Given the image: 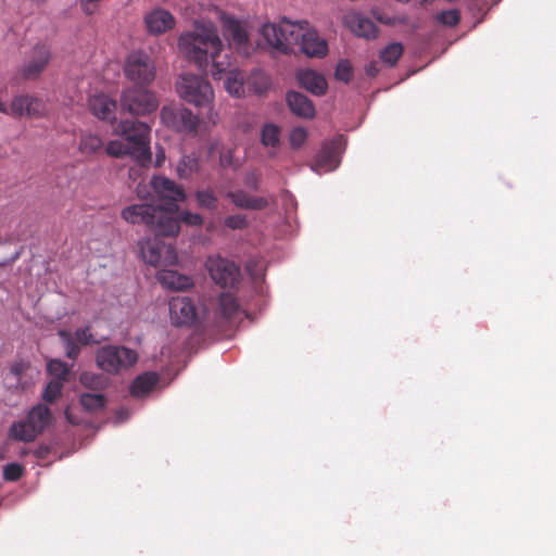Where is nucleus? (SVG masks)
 <instances>
[{"instance_id":"7ed1b4c3","label":"nucleus","mask_w":556,"mask_h":556,"mask_svg":"<svg viewBox=\"0 0 556 556\" xmlns=\"http://www.w3.org/2000/svg\"><path fill=\"white\" fill-rule=\"evenodd\" d=\"M122 218L132 225H144L156 237H174L179 232V222L161 206L143 202L124 207Z\"/></svg>"},{"instance_id":"bf43d9fd","label":"nucleus","mask_w":556,"mask_h":556,"mask_svg":"<svg viewBox=\"0 0 556 556\" xmlns=\"http://www.w3.org/2000/svg\"><path fill=\"white\" fill-rule=\"evenodd\" d=\"M66 418H67V420H68L71 424H75V421L70 417V415H68V414H66Z\"/></svg>"},{"instance_id":"f3484780","label":"nucleus","mask_w":556,"mask_h":556,"mask_svg":"<svg viewBox=\"0 0 556 556\" xmlns=\"http://www.w3.org/2000/svg\"><path fill=\"white\" fill-rule=\"evenodd\" d=\"M168 306L170 320L176 326H191L198 319L197 307L187 296H173Z\"/></svg>"},{"instance_id":"9b49d317","label":"nucleus","mask_w":556,"mask_h":556,"mask_svg":"<svg viewBox=\"0 0 556 556\" xmlns=\"http://www.w3.org/2000/svg\"><path fill=\"white\" fill-rule=\"evenodd\" d=\"M142 260L154 267L172 266L177 264L178 256L173 245L161 241L156 236L139 242Z\"/></svg>"},{"instance_id":"cd10ccee","label":"nucleus","mask_w":556,"mask_h":556,"mask_svg":"<svg viewBox=\"0 0 556 556\" xmlns=\"http://www.w3.org/2000/svg\"><path fill=\"white\" fill-rule=\"evenodd\" d=\"M79 402L84 409L89 413L102 410L106 406V397L100 393H83Z\"/></svg>"},{"instance_id":"864d4df0","label":"nucleus","mask_w":556,"mask_h":556,"mask_svg":"<svg viewBox=\"0 0 556 556\" xmlns=\"http://www.w3.org/2000/svg\"><path fill=\"white\" fill-rule=\"evenodd\" d=\"M379 65H378V62L376 61H372L368 64V66L366 67V74L370 77H375L378 75L379 73Z\"/></svg>"},{"instance_id":"f8f14e48","label":"nucleus","mask_w":556,"mask_h":556,"mask_svg":"<svg viewBox=\"0 0 556 556\" xmlns=\"http://www.w3.org/2000/svg\"><path fill=\"white\" fill-rule=\"evenodd\" d=\"M150 185L159 200L163 202L160 206L174 216L178 211V203L186 199L184 188L164 176H154Z\"/></svg>"},{"instance_id":"ea45409f","label":"nucleus","mask_w":556,"mask_h":556,"mask_svg":"<svg viewBox=\"0 0 556 556\" xmlns=\"http://www.w3.org/2000/svg\"><path fill=\"white\" fill-rule=\"evenodd\" d=\"M24 467L17 463H10L3 468V479L5 481L15 482L22 478Z\"/></svg>"},{"instance_id":"4c0bfd02","label":"nucleus","mask_w":556,"mask_h":556,"mask_svg":"<svg viewBox=\"0 0 556 556\" xmlns=\"http://www.w3.org/2000/svg\"><path fill=\"white\" fill-rule=\"evenodd\" d=\"M63 382L60 380H51L42 394V399L48 403H53L62 393Z\"/></svg>"},{"instance_id":"dca6fc26","label":"nucleus","mask_w":556,"mask_h":556,"mask_svg":"<svg viewBox=\"0 0 556 556\" xmlns=\"http://www.w3.org/2000/svg\"><path fill=\"white\" fill-rule=\"evenodd\" d=\"M51 60V49L47 43L38 42L33 49L28 60L21 68L23 78L33 80L45 72Z\"/></svg>"},{"instance_id":"c03bdc74","label":"nucleus","mask_w":556,"mask_h":556,"mask_svg":"<svg viewBox=\"0 0 556 556\" xmlns=\"http://www.w3.org/2000/svg\"><path fill=\"white\" fill-rule=\"evenodd\" d=\"M179 223L182 222L190 226H202L204 223L203 217L198 213L189 211H182L179 214V218L175 217Z\"/></svg>"},{"instance_id":"8fccbe9b","label":"nucleus","mask_w":556,"mask_h":556,"mask_svg":"<svg viewBox=\"0 0 556 556\" xmlns=\"http://www.w3.org/2000/svg\"><path fill=\"white\" fill-rule=\"evenodd\" d=\"M27 364L23 361L16 362L11 367V372L16 377L20 378L22 374L27 369Z\"/></svg>"},{"instance_id":"423d86ee","label":"nucleus","mask_w":556,"mask_h":556,"mask_svg":"<svg viewBox=\"0 0 556 556\" xmlns=\"http://www.w3.org/2000/svg\"><path fill=\"white\" fill-rule=\"evenodd\" d=\"M176 90L184 101L197 108H211L214 99L211 84L195 74H182L176 83Z\"/></svg>"},{"instance_id":"72a5a7b5","label":"nucleus","mask_w":556,"mask_h":556,"mask_svg":"<svg viewBox=\"0 0 556 556\" xmlns=\"http://www.w3.org/2000/svg\"><path fill=\"white\" fill-rule=\"evenodd\" d=\"M58 334L64 343L66 356L71 359H76L80 353L81 345L74 340L72 333L67 330H60Z\"/></svg>"},{"instance_id":"6ab92c4d","label":"nucleus","mask_w":556,"mask_h":556,"mask_svg":"<svg viewBox=\"0 0 556 556\" xmlns=\"http://www.w3.org/2000/svg\"><path fill=\"white\" fill-rule=\"evenodd\" d=\"M343 24L357 37L375 39L378 27L368 17L357 12H349L343 17Z\"/></svg>"},{"instance_id":"c9c22d12","label":"nucleus","mask_w":556,"mask_h":556,"mask_svg":"<svg viewBox=\"0 0 556 556\" xmlns=\"http://www.w3.org/2000/svg\"><path fill=\"white\" fill-rule=\"evenodd\" d=\"M80 383L91 390L99 391L106 387V380L102 375L83 372L79 377Z\"/></svg>"},{"instance_id":"de8ad7c7","label":"nucleus","mask_w":556,"mask_h":556,"mask_svg":"<svg viewBox=\"0 0 556 556\" xmlns=\"http://www.w3.org/2000/svg\"><path fill=\"white\" fill-rule=\"evenodd\" d=\"M225 226L230 229H244L248 227V220L244 215H231L225 218Z\"/></svg>"},{"instance_id":"6e6d98bb","label":"nucleus","mask_w":556,"mask_h":556,"mask_svg":"<svg viewBox=\"0 0 556 556\" xmlns=\"http://www.w3.org/2000/svg\"><path fill=\"white\" fill-rule=\"evenodd\" d=\"M164 159H165V155H164L163 151L161 153H157V155H156V166H161V164L164 161Z\"/></svg>"},{"instance_id":"49530a36","label":"nucleus","mask_w":556,"mask_h":556,"mask_svg":"<svg viewBox=\"0 0 556 556\" xmlns=\"http://www.w3.org/2000/svg\"><path fill=\"white\" fill-rule=\"evenodd\" d=\"M307 138V131L302 127L294 128L290 134V143L292 148L299 149L304 144Z\"/></svg>"},{"instance_id":"f704fd0d","label":"nucleus","mask_w":556,"mask_h":556,"mask_svg":"<svg viewBox=\"0 0 556 556\" xmlns=\"http://www.w3.org/2000/svg\"><path fill=\"white\" fill-rule=\"evenodd\" d=\"M105 152L114 157L130 156L134 159L132 149L129 143L121 140H112L105 147Z\"/></svg>"},{"instance_id":"393cba45","label":"nucleus","mask_w":556,"mask_h":556,"mask_svg":"<svg viewBox=\"0 0 556 556\" xmlns=\"http://www.w3.org/2000/svg\"><path fill=\"white\" fill-rule=\"evenodd\" d=\"M227 197L231 202L241 208L263 210L268 205V201L262 197H251L242 190L229 191Z\"/></svg>"},{"instance_id":"0eeeda50","label":"nucleus","mask_w":556,"mask_h":556,"mask_svg":"<svg viewBox=\"0 0 556 556\" xmlns=\"http://www.w3.org/2000/svg\"><path fill=\"white\" fill-rule=\"evenodd\" d=\"M138 361V353L124 345H104L96 352L98 368L110 375L129 369Z\"/></svg>"},{"instance_id":"e433bc0d","label":"nucleus","mask_w":556,"mask_h":556,"mask_svg":"<svg viewBox=\"0 0 556 556\" xmlns=\"http://www.w3.org/2000/svg\"><path fill=\"white\" fill-rule=\"evenodd\" d=\"M48 371L50 375L54 377L53 380H60L61 382L65 381L68 374L70 368L67 364L60 359H51L48 363Z\"/></svg>"},{"instance_id":"6e6552de","label":"nucleus","mask_w":556,"mask_h":556,"mask_svg":"<svg viewBox=\"0 0 556 556\" xmlns=\"http://www.w3.org/2000/svg\"><path fill=\"white\" fill-rule=\"evenodd\" d=\"M240 312V304L237 298L229 293L223 292L216 300V306L212 314H205L203 318V327L212 328L214 330H222L224 327L232 321Z\"/></svg>"},{"instance_id":"37998d69","label":"nucleus","mask_w":556,"mask_h":556,"mask_svg":"<svg viewBox=\"0 0 556 556\" xmlns=\"http://www.w3.org/2000/svg\"><path fill=\"white\" fill-rule=\"evenodd\" d=\"M26 116L28 117H38L41 116L45 112V103L42 100L29 96V101H27Z\"/></svg>"},{"instance_id":"412c9836","label":"nucleus","mask_w":556,"mask_h":556,"mask_svg":"<svg viewBox=\"0 0 556 556\" xmlns=\"http://www.w3.org/2000/svg\"><path fill=\"white\" fill-rule=\"evenodd\" d=\"M156 279L164 288L173 291H185L193 287V279L190 276L173 269L159 270Z\"/></svg>"},{"instance_id":"2f4dec72","label":"nucleus","mask_w":556,"mask_h":556,"mask_svg":"<svg viewBox=\"0 0 556 556\" xmlns=\"http://www.w3.org/2000/svg\"><path fill=\"white\" fill-rule=\"evenodd\" d=\"M268 88V78L261 71H254L252 74L247 77V89L253 90L255 93H263Z\"/></svg>"},{"instance_id":"bb28decb","label":"nucleus","mask_w":556,"mask_h":556,"mask_svg":"<svg viewBox=\"0 0 556 556\" xmlns=\"http://www.w3.org/2000/svg\"><path fill=\"white\" fill-rule=\"evenodd\" d=\"M103 140L93 134H83L79 141V151L86 155H93L103 150Z\"/></svg>"},{"instance_id":"9d476101","label":"nucleus","mask_w":556,"mask_h":556,"mask_svg":"<svg viewBox=\"0 0 556 556\" xmlns=\"http://www.w3.org/2000/svg\"><path fill=\"white\" fill-rule=\"evenodd\" d=\"M121 105L131 115L144 116L156 111L159 101L153 92L135 86L123 92Z\"/></svg>"},{"instance_id":"a878e982","label":"nucleus","mask_w":556,"mask_h":556,"mask_svg":"<svg viewBox=\"0 0 556 556\" xmlns=\"http://www.w3.org/2000/svg\"><path fill=\"white\" fill-rule=\"evenodd\" d=\"M159 375L148 371L135 378L130 386V394L135 397H141L150 393L159 382Z\"/></svg>"},{"instance_id":"7c9ffc66","label":"nucleus","mask_w":556,"mask_h":556,"mask_svg":"<svg viewBox=\"0 0 556 556\" xmlns=\"http://www.w3.org/2000/svg\"><path fill=\"white\" fill-rule=\"evenodd\" d=\"M404 52V48L400 42L388 45L380 52V60L389 66H394Z\"/></svg>"},{"instance_id":"3c124183","label":"nucleus","mask_w":556,"mask_h":556,"mask_svg":"<svg viewBox=\"0 0 556 556\" xmlns=\"http://www.w3.org/2000/svg\"><path fill=\"white\" fill-rule=\"evenodd\" d=\"M51 452V448L48 445H40L33 453L37 459H46Z\"/></svg>"},{"instance_id":"aec40b11","label":"nucleus","mask_w":556,"mask_h":556,"mask_svg":"<svg viewBox=\"0 0 556 556\" xmlns=\"http://www.w3.org/2000/svg\"><path fill=\"white\" fill-rule=\"evenodd\" d=\"M144 23L150 34L160 35L175 26V18L168 11L155 9L146 15Z\"/></svg>"},{"instance_id":"39448f33","label":"nucleus","mask_w":556,"mask_h":556,"mask_svg":"<svg viewBox=\"0 0 556 556\" xmlns=\"http://www.w3.org/2000/svg\"><path fill=\"white\" fill-rule=\"evenodd\" d=\"M115 134L121 136L126 143H129L134 160L146 166L151 162L150 134L151 127L139 121L124 119L115 127Z\"/></svg>"},{"instance_id":"f03ea898","label":"nucleus","mask_w":556,"mask_h":556,"mask_svg":"<svg viewBox=\"0 0 556 556\" xmlns=\"http://www.w3.org/2000/svg\"><path fill=\"white\" fill-rule=\"evenodd\" d=\"M262 36L273 49L283 54L294 53L296 48L308 58H324L328 53L327 41L309 28L306 21L283 18L279 24H264Z\"/></svg>"},{"instance_id":"a18cd8bd","label":"nucleus","mask_w":556,"mask_h":556,"mask_svg":"<svg viewBox=\"0 0 556 556\" xmlns=\"http://www.w3.org/2000/svg\"><path fill=\"white\" fill-rule=\"evenodd\" d=\"M74 340L76 342H78L81 346L83 345H88L90 343H93V336L90 331V328L87 326V327H83V328H78L75 330L74 334H72Z\"/></svg>"},{"instance_id":"5fc2aeb1","label":"nucleus","mask_w":556,"mask_h":556,"mask_svg":"<svg viewBox=\"0 0 556 556\" xmlns=\"http://www.w3.org/2000/svg\"><path fill=\"white\" fill-rule=\"evenodd\" d=\"M245 185L253 189H257V177L254 174H251L245 179Z\"/></svg>"},{"instance_id":"603ef678","label":"nucleus","mask_w":556,"mask_h":556,"mask_svg":"<svg viewBox=\"0 0 556 556\" xmlns=\"http://www.w3.org/2000/svg\"><path fill=\"white\" fill-rule=\"evenodd\" d=\"M220 165L222 166H231L232 165V152L230 150H227L226 152H222Z\"/></svg>"},{"instance_id":"20e7f679","label":"nucleus","mask_w":556,"mask_h":556,"mask_svg":"<svg viewBox=\"0 0 556 556\" xmlns=\"http://www.w3.org/2000/svg\"><path fill=\"white\" fill-rule=\"evenodd\" d=\"M52 422L50 408L41 403L35 405L26 418L14 421L9 428V438L20 442H34Z\"/></svg>"},{"instance_id":"ddd939ff","label":"nucleus","mask_w":556,"mask_h":556,"mask_svg":"<svg viewBox=\"0 0 556 556\" xmlns=\"http://www.w3.org/2000/svg\"><path fill=\"white\" fill-rule=\"evenodd\" d=\"M126 77L137 87L151 84L155 78V65L149 55L143 52L131 53L125 63Z\"/></svg>"},{"instance_id":"f257e3e1","label":"nucleus","mask_w":556,"mask_h":556,"mask_svg":"<svg viewBox=\"0 0 556 556\" xmlns=\"http://www.w3.org/2000/svg\"><path fill=\"white\" fill-rule=\"evenodd\" d=\"M178 47L180 52L194 62L199 68H204L212 61L214 79H222L225 74L224 87L229 94L241 97L247 89V77L240 70H230L231 63L227 53L222 55L224 46L213 24L197 23L192 30L180 35Z\"/></svg>"},{"instance_id":"13d9d810","label":"nucleus","mask_w":556,"mask_h":556,"mask_svg":"<svg viewBox=\"0 0 556 556\" xmlns=\"http://www.w3.org/2000/svg\"><path fill=\"white\" fill-rule=\"evenodd\" d=\"M0 113H5V114L9 113L8 106L1 101H0Z\"/></svg>"},{"instance_id":"2eb2a0df","label":"nucleus","mask_w":556,"mask_h":556,"mask_svg":"<svg viewBox=\"0 0 556 556\" xmlns=\"http://www.w3.org/2000/svg\"><path fill=\"white\" fill-rule=\"evenodd\" d=\"M161 121L167 127L182 132H194L199 118L186 108L163 106L160 113Z\"/></svg>"},{"instance_id":"5701e85b","label":"nucleus","mask_w":556,"mask_h":556,"mask_svg":"<svg viewBox=\"0 0 556 556\" xmlns=\"http://www.w3.org/2000/svg\"><path fill=\"white\" fill-rule=\"evenodd\" d=\"M301 87L316 96H323L327 91L325 77L313 70H302L296 74Z\"/></svg>"},{"instance_id":"4be33fe9","label":"nucleus","mask_w":556,"mask_h":556,"mask_svg":"<svg viewBox=\"0 0 556 556\" xmlns=\"http://www.w3.org/2000/svg\"><path fill=\"white\" fill-rule=\"evenodd\" d=\"M89 110L98 118L112 122L115 119L116 102L105 94H96L89 98Z\"/></svg>"},{"instance_id":"58836bf2","label":"nucleus","mask_w":556,"mask_h":556,"mask_svg":"<svg viewBox=\"0 0 556 556\" xmlns=\"http://www.w3.org/2000/svg\"><path fill=\"white\" fill-rule=\"evenodd\" d=\"M435 18L442 25L454 27L460 21V13L456 9L442 11L435 16Z\"/></svg>"},{"instance_id":"4468645a","label":"nucleus","mask_w":556,"mask_h":556,"mask_svg":"<svg viewBox=\"0 0 556 556\" xmlns=\"http://www.w3.org/2000/svg\"><path fill=\"white\" fill-rule=\"evenodd\" d=\"M345 148L343 136H337L323 143L320 151L316 155L312 169L316 173L331 172L336 169L341 162V154Z\"/></svg>"},{"instance_id":"a211bd4d","label":"nucleus","mask_w":556,"mask_h":556,"mask_svg":"<svg viewBox=\"0 0 556 556\" xmlns=\"http://www.w3.org/2000/svg\"><path fill=\"white\" fill-rule=\"evenodd\" d=\"M224 35L228 39L230 47L244 55L250 54L252 46L248 31L239 21L233 18L227 20L224 24Z\"/></svg>"},{"instance_id":"1a4fd4ad","label":"nucleus","mask_w":556,"mask_h":556,"mask_svg":"<svg viewBox=\"0 0 556 556\" xmlns=\"http://www.w3.org/2000/svg\"><path fill=\"white\" fill-rule=\"evenodd\" d=\"M205 268L211 279L222 288H235L240 282L239 266L227 257L210 255L205 261Z\"/></svg>"},{"instance_id":"b1692460","label":"nucleus","mask_w":556,"mask_h":556,"mask_svg":"<svg viewBox=\"0 0 556 556\" xmlns=\"http://www.w3.org/2000/svg\"><path fill=\"white\" fill-rule=\"evenodd\" d=\"M287 102L293 114L303 118H312L315 116V106L305 94L290 91L287 94Z\"/></svg>"},{"instance_id":"09e8293b","label":"nucleus","mask_w":556,"mask_h":556,"mask_svg":"<svg viewBox=\"0 0 556 556\" xmlns=\"http://www.w3.org/2000/svg\"><path fill=\"white\" fill-rule=\"evenodd\" d=\"M371 14H372V16H374L377 21H379L380 23H382V24H384V25H393V24H394V18H392V17H390V16L386 15V14H384V13H382V12L380 11V9H378V8H374V9L371 10Z\"/></svg>"},{"instance_id":"a19ab883","label":"nucleus","mask_w":556,"mask_h":556,"mask_svg":"<svg viewBox=\"0 0 556 556\" xmlns=\"http://www.w3.org/2000/svg\"><path fill=\"white\" fill-rule=\"evenodd\" d=\"M334 76L338 80L349 83L353 77V68L348 60H341L334 72Z\"/></svg>"},{"instance_id":"79ce46f5","label":"nucleus","mask_w":556,"mask_h":556,"mask_svg":"<svg viewBox=\"0 0 556 556\" xmlns=\"http://www.w3.org/2000/svg\"><path fill=\"white\" fill-rule=\"evenodd\" d=\"M27 101H29V96L27 94L15 97L11 102L10 113L16 117L26 115Z\"/></svg>"},{"instance_id":"4d7b16f0","label":"nucleus","mask_w":556,"mask_h":556,"mask_svg":"<svg viewBox=\"0 0 556 556\" xmlns=\"http://www.w3.org/2000/svg\"><path fill=\"white\" fill-rule=\"evenodd\" d=\"M136 192H137V195L140 198V199H144L146 195L143 193V190H142V186L141 184H139L136 188Z\"/></svg>"},{"instance_id":"c756f323","label":"nucleus","mask_w":556,"mask_h":556,"mask_svg":"<svg viewBox=\"0 0 556 556\" xmlns=\"http://www.w3.org/2000/svg\"><path fill=\"white\" fill-rule=\"evenodd\" d=\"M198 169L199 160L194 155H184L177 165V174L182 179L191 177Z\"/></svg>"},{"instance_id":"c85d7f7f","label":"nucleus","mask_w":556,"mask_h":556,"mask_svg":"<svg viewBox=\"0 0 556 556\" xmlns=\"http://www.w3.org/2000/svg\"><path fill=\"white\" fill-rule=\"evenodd\" d=\"M197 205L210 212H214L218 207V199L212 189L197 190L194 193Z\"/></svg>"},{"instance_id":"052dcab7","label":"nucleus","mask_w":556,"mask_h":556,"mask_svg":"<svg viewBox=\"0 0 556 556\" xmlns=\"http://www.w3.org/2000/svg\"><path fill=\"white\" fill-rule=\"evenodd\" d=\"M27 454V451L26 450H23L22 451V455H26Z\"/></svg>"},{"instance_id":"473e14b6","label":"nucleus","mask_w":556,"mask_h":556,"mask_svg":"<svg viewBox=\"0 0 556 556\" xmlns=\"http://www.w3.org/2000/svg\"><path fill=\"white\" fill-rule=\"evenodd\" d=\"M261 141L265 147L275 148L280 142V129L274 124H266L262 128Z\"/></svg>"}]
</instances>
